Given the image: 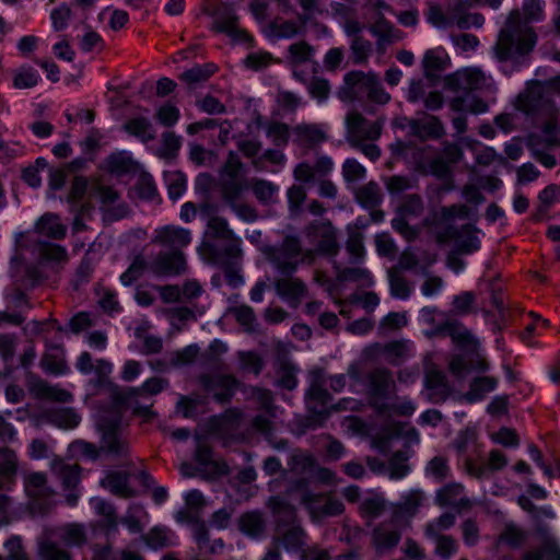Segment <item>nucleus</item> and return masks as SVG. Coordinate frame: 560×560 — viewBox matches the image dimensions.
Listing matches in <instances>:
<instances>
[{
	"mask_svg": "<svg viewBox=\"0 0 560 560\" xmlns=\"http://www.w3.org/2000/svg\"><path fill=\"white\" fill-rule=\"evenodd\" d=\"M107 14L104 12L103 15ZM108 25L113 32H119L128 22V13L122 10H114L108 12Z\"/></svg>",
	"mask_w": 560,
	"mask_h": 560,
	"instance_id": "6",
	"label": "nucleus"
},
{
	"mask_svg": "<svg viewBox=\"0 0 560 560\" xmlns=\"http://www.w3.org/2000/svg\"><path fill=\"white\" fill-rule=\"evenodd\" d=\"M206 12L213 19L212 30L218 33H225L226 35H248V33L241 28L238 18L234 11L222 2L208 3Z\"/></svg>",
	"mask_w": 560,
	"mask_h": 560,
	"instance_id": "3",
	"label": "nucleus"
},
{
	"mask_svg": "<svg viewBox=\"0 0 560 560\" xmlns=\"http://www.w3.org/2000/svg\"><path fill=\"white\" fill-rule=\"evenodd\" d=\"M164 10L168 15H179L185 10V0H168Z\"/></svg>",
	"mask_w": 560,
	"mask_h": 560,
	"instance_id": "10",
	"label": "nucleus"
},
{
	"mask_svg": "<svg viewBox=\"0 0 560 560\" xmlns=\"http://www.w3.org/2000/svg\"><path fill=\"white\" fill-rule=\"evenodd\" d=\"M97 0H74L73 5L83 11L91 9Z\"/></svg>",
	"mask_w": 560,
	"mask_h": 560,
	"instance_id": "12",
	"label": "nucleus"
},
{
	"mask_svg": "<svg viewBox=\"0 0 560 560\" xmlns=\"http://www.w3.org/2000/svg\"><path fill=\"white\" fill-rule=\"evenodd\" d=\"M72 9L67 3H61L50 13L51 23L56 32L63 31L71 19Z\"/></svg>",
	"mask_w": 560,
	"mask_h": 560,
	"instance_id": "5",
	"label": "nucleus"
},
{
	"mask_svg": "<svg viewBox=\"0 0 560 560\" xmlns=\"http://www.w3.org/2000/svg\"><path fill=\"white\" fill-rule=\"evenodd\" d=\"M346 31L349 35H355L362 31V26L359 22L349 20L346 23Z\"/></svg>",
	"mask_w": 560,
	"mask_h": 560,
	"instance_id": "11",
	"label": "nucleus"
},
{
	"mask_svg": "<svg viewBox=\"0 0 560 560\" xmlns=\"http://www.w3.org/2000/svg\"><path fill=\"white\" fill-rule=\"evenodd\" d=\"M348 11V8L341 3H337V10Z\"/></svg>",
	"mask_w": 560,
	"mask_h": 560,
	"instance_id": "17",
	"label": "nucleus"
},
{
	"mask_svg": "<svg viewBox=\"0 0 560 560\" xmlns=\"http://www.w3.org/2000/svg\"><path fill=\"white\" fill-rule=\"evenodd\" d=\"M503 0H485L483 3L492 9H498Z\"/></svg>",
	"mask_w": 560,
	"mask_h": 560,
	"instance_id": "15",
	"label": "nucleus"
},
{
	"mask_svg": "<svg viewBox=\"0 0 560 560\" xmlns=\"http://www.w3.org/2000/svg\"><path fill=\"white\" fill-rule=\"evenodd\" d=\"M393 24L385 20L383 16H380L371 26L370 31L373 35H392L393 33Z\"/></svg>",
	"mask_w": 560,
	"mask_h": 560,
	"instance_id": "9",
	"label": "nucleus"
},
{
	"mask_svg": "<svg viewBox=\"0 0 560 560\" xmlns=\"http://www.w3.org/2000/svg\"><path fill=\"white\" fill-rule=\"evenodd\" d=\"M86 35L92 36V35H96V34H95V33H93V32H90V33H88Z\"/></svg>",
	"mask_w": 560,
	"mask_h": 560,
	"instance_id": "19",
	"label": "nucleus"
},
{
	"mask_svg": "<svg viewBox=\"0 0 560 560\" xmlns=\"http://www.w3.org/2000/svg\"><path fill=\"white\" fill-rule=\"evenodd\" d=\"M544 7L541 0H524L523 13L511 11L499 35H535L532 23L544 20Z\"/></svg>",
	"mask_w": 560,
	"mask_h": 560,
	"instance_id": "1",
	"label": "nucleus"
},
{
	"mask_svg": "<svg viewBox=\"0 0 560 560\" xmlns=\"http://www.w3.org/2000/svg\"><path fill=\"white\" fill-rule=\"evenodd\" d=\"M269 0H252L249 11L258 22H265L268 19Z\"/></svg>",
	"mask_w": 560,
	"mask_h": 560,
	"instance_id": "7",
	"label": "nucleus"
},
{
	"mask_svg": "<svg viewBox=\"0 0 560 560\" xmlns=\"http://www.w3.org/2000/svg\"><path fill=\"white\" fill-rule=\"evenodd\" d=\"M459 0H425L423 15L425 21L439 30L455 25Z\"/></svg>",
	"mask_w": 560,
	"mask_h": 560,
	"instance_id": "2",
	"label": "nucleus"
},
{
	"mask_svg": "<svg viewBox=\"0 0 560 560\" xmlns=\"http://www.w3.org/2000/svg\"><path fill=\"white\" fill-rule=\"evenodd\" d=\"M13 31L12 24L7 23L3 18H0V34L11 33Z\"/></svg>",
	"mask_w": 560,
	"mask_h": 560,
	"instance_id": "14",
	"label": "nucleus"
},
{
	"mask_svg": "<svg viewBox=\"0 0 560 560\" xmlns=\"http://www.w3.org/2000/svg\"><path fill=\"white\" fill-rule=\"evenodd\" d=\"M299 3L306 12H312L316 7V0H299Z\"/></svg>",
	"mask_w": 560,
	"mask_h": 560,
	"instance_id": "13",
	"label": "nucleus"
},
{
	"mask_svg": "<svg viewBox=\"0 0 560 560\" xmlns=\"http://www.w3.org/2000/svg\"><path fill=\"white\" fill-rule=\"evenodd\" d=\"M398 22L405 27H415L419 23V11L417 9H408L395 13Z\"/></svg>",
	"mask_w": 560,
	"mask_h": 560,
	"instance_id": "8",
	"label": "nucleus"
},
{
	"mask_svg": "<svg viewBox=\"0 0 560 560\" xmlns=\"http://www.w3.org/2000/svg\"><path fill=\"white\" fill-rule=\"evenodd\" d=\"M485 24V16L481 13H470L466 10L465 0H459L455 25L462 31L479 30Z\"/></svg>",
	"mask_w": 560,
	"mask_h": 560,
	"instance_id": "4",
	"label": "nucleus"
},
{
	"mask_svg": "<svg viewBox=\"0 0 560 560\" xmlns=\"http://www.w3.org/2000/svg\"><path fill=\"white\" fill-rule=\"evenodd\" d=\"M401 5L411 7L415 0H400Z\"/></svg>",
	"mask_w": 560,
	"mask_h": 560,
	"instance_id": "16",
	"label": "nucleus"
},
{
	"mask_svg": "<svg viewBox=\"0 0 560 560\" xmlns=\"http://www.w3.org/2000/svg\"><path fill=\"white\" fill-rule=\"evenodd\" d=\"M5 3L13 4L16 2V0H3Z\"/></svg>",
	"mask_w": 560,
	"mask_h": 560,
	"instance_id": "18",
	"label": "nucleus"
}]
</instances>
